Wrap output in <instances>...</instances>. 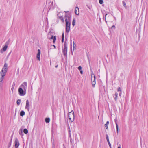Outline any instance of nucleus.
<instances>
[{
    "label": "nucleus",
    "instance_id": "obj_10",
    "mask_svg": "<svg viewBox=\"0 0 148 148\" xmlns=\"http://www.w3.org/2000/svg\"><path fill=\"white\" fill-rule=\"evenodd\" d=\"M60 14H62L61 12H59L58 14H57L58 18L60 20L62 21L63 22H64V18L62 16H59V15H60Z\"/></svg>",
    "mask_w": 148,
    "mask_h": 148
},
{
    "label": "nucleus",
    "instance_id": "obj_11",
    "mask_svg": "<svg viewBox=\"0 0 148 148\" xmlns=\"http://www.w3.org/2000/svg\"><path fill=\"white\" fill-rule=\"evenodd\" d=\"M40 49H38V53L37 54V58L38 60L39 61L40 60Z\"/></svg>",
    "mask_w": 148,
    "mask_h": 148
},
{
    "label": "nucleus",
    "instance_id": "obj_21",
    "mask_svg": "<svg viewBox=\"0 0 148 148\" xmlns=\"http://www.w3.org/2000/svg\"><path fill=\"white\" fill-rule=\"evenodd\" d=\"M116 121H115V123L116 124V132L117 134L118 133V124H117V123L116 122Z\"/></svg>",
    "mask_w": 148,
    "mask_h": 148
},
{
    "label": "nucleus",
    "instance_id": "obj_41",
    "mask_svg": "<svg viewBox=\"0 0 148 148\" xmlns=\"http://www.w3.org/2000/svg\"><path fill=\"white\" fill-rule=\"evenodd\" d=\"M109 122L108 121H107V123H106V125H108V124H109Z\"/></svg>",
    "mask_w": 148,
    "mask_h": 148
},
{
    "label": "nucleus",
    "instance_id": "obj_44",
    "mask_svg": "<svg viewBox=\"0 0 148 148\" xmlns=\"http://www.w3.org/2000/svg\"><path fill=\"white\" fill-rule=\"evenodd\" d=\"M64 39H62V42H63L64 41Z\"/></svg>",
    "mask_w": 148,
    "mask_h": 148
},
{
    "label": "nucleus",
    "instance_id": "obj_47",
    "mask_svg": "<svg viewBox=\"0 0 148 148\" xmlns=\"http://www.w3.org/2000/svg\"><path fill=\"white\" fill-rule=\"evenodd\" d=\"M118 148H121V145H119L118 147Z\"/></svg>",
    "mask_w": 148,
    "mask_h": 148
},
{
    "label": "nucleus",
    "instance_id": "obj_36",
    "mask_svg": "<svg viewBox=\"0 0 148 148\" xmlns=\"http://www.w3.org/2000/svg\"><path fill=\"white\" fill-rule=\"evenodd\" d=\"M50 118L49 117L46 118L45 119V120H50Z\"/></svg>",
    "mask_w": 148,
    "mask_h": 148
},
{
    "label": "nucleus",
    "instance_id": "obj_15",
    "mask_svg": "<svg viewBox=\"0 0 148 148\" xmlns=\"http://www.w3.org/2000/svg\"><path fill=\"white\" fill-rule=\"evenodd\" d=\"M65 17L66 18H67L68 21H71V18L70 16H69V14H66L65 15Z\"/></svg>",
    "mask_w": 148,
    "mask_h": 148
},
{
    "label": "nucleus",
    "instance_id": "obj_48",
    "mask_svg": "<svg viewBox=\"0 0 148 148\" xmlns=\"http://www.w3.org/2000/svg\"><path fill=\"white\" fill-rule=\"evenodd\" d=\"M110 146V148H112L111 145H110V146Z\"/></svg>",
    "mask_w": 148,
    "mask_h": 148
},
{
    "label": "nucleus",
    "instance_id": "obj_34",
    "mask_svg": "<svg viewBox=\"0 0 148 148\" xmlns=\"http://www.w3.org/2000/svg\"><path fill=\"white\" fill-rule=\"evenodd\" d=\"M123 5L124 6H125L126 5V3L124 1H123Z\"/></svg>",
    "mask_w": 148,
    "mask_h": 148
},
{
    "label": "nucleus",
    "instance_id": "obj_22",
    "mask_svg": "<svg viewBox=\"0 0 148 148\" xmlns=\"http://www.w3.org/2000/svg\"><path fill=\"white\" fill-rule=\"evenodd\" d=\"M75 21L74 18L73 19L72 24L73 26H74L75 25Z\"/></svg>",
    "mask_w": 148,
    "mask_h": 148
},
{
    "label": "nucleus",
    "instance_id": "obj_23",
    "mask_svg": "<svg viewBox=\"0 0 148 148\" xmlns=\"http://www.w3.org/2000/svg\"><path fill=\"white\" fill-rule=\"evenodd\" d=\"M23 132L25 134H27L28 132V131L27 129L25 128L24 129Z\"/></svg>",
    "mask_w": 148,
    "mask_h": 148
},
{
    "label": "nucleus",
    "instance_id": "obj_13",
    "mask_svg": "<svg viewBox=\"0 0 148 148\" xmlns=\"http://www.w3.org/2000/svg\"><path fill=\"white\" fill-rule=\"evenodd\" d=\"M50 39H53V43H55L56 40V36H53L52 35L51 36L50 38H49Z\"/></svg>",
    "mask_w": 148,
    "mask_h": 148
},
{
    "label": "nucleus",
    "instance_id": "obj_46",
    "mask_svg": "<svg viewBox=\"0 0 148 148\" xmlns=\"http://www.w3.org/2000/svg\"><path fill=\"white\" fill-rule=\"evenodd\" d=\"M53 46L54 47V48H56V47L54 45H53Z\"/></svg>",
    "mask_w": 148,
    "mask_h": 148
},
{
    "label": "nucleus",
    "instance_id": "obj_29",
    "mask_svg": "<svg viewBox=\"0 0 148 148\" xmlns=\"http://www.w3.org/2000/svg\"><path fill=\"white\" fill-rule=\"evenodd\" d=\"M3 86V83L2 81L0 82V88H2Z\"/></svg>",
    "mask_w": 148,
    "mask_h": 148
},
{
    "label": "nucleus",
    "instance_id": "obj_25",
    "mask_svg": "<svg viewBox=\"0 0 148 148\" xmlns=\"http://www.w3.org/2000/svg\"><path fill=\"white\" fill-rule=\"evenodd\" d=\"M21 99H18L16 101V103H17V104L18 105H19L21 103Z\"/></svg>",
    "mask_w": 148,
    "mask_h": 148
},
{
    "label": "nucleus",
    "instance_id": "obj_45",
    "mask_svg": "<svg viewBox=\"0 0 148 148\" xmlns=\"http://www.w3.org/2000/svg\"><path fill=\"white\" fill-rule=\"evenodd\" d=\"M121 92H120L119 94V96H121Z\"/></svg>",
    "mask_w": 148,
    "mask_h": 148
},
{
    "label": "nucleus",
    "instance_id": "obj_12",
    "mask_svg": "<svg viewBox=\"0 0 148 148\" xmlns=\"http://www.w3.org/2000/svg\"><path fill=\"white\" fill-rule=\"evenodd\" d=\"M75 13L76 14L78 15L79 14V10L78 7H76L75 8Z\"/></svg>",
    "mask_w": 148,
    "mask_h": 148
},
{
    "label": "nucleus",
    "instance_id": "obj_51",
    "mask_svg": "<svg viewBox=\"0 0 148 148\" xmlns=\"http://www.w3.org/2000/svg\"><path fill=\"white\" fill-rule=\"evenodd\" d=\"M62 16V15H61V14H60V15H59V16Z\"/></svg>",
    "mask_w": 148,
    "mask_h": 148
},
{
    "label": "nucleus",
    "instance_id": "obj_9",
    "mask_svg": "<svg viewBox=\"0 0 148 148\" xmlns=\"http://www.w3.org/2000/svg\"><path fill=\"white\" fill-rule=\"evenodd\" d=\"M7 43V42L6 43V45L4 46L3 48L0 50V51L2 53L3 52L5 51L6 50L8 47V44H6Z\"/></svg>",
    "mask_w": 148,
    "mask_h": 148
},
{
    "label": "nucleus",
    "instance_id": "obj_42",
    "mask_svg": "<svg viewBox=\"0 0 148 148\" xmlns=\"http://www.w3.org/2000/svg\"><path fill=\"white\" fill-rule=\"evenodd\" d=\"M115 26L114 25H113L112 27H111V28H114L115 27Z\"/></svg>",
    "mask_w": 148,
    "mask_h": 148
},
{
    "label": "nucleus",
    "instance_id": "obj_31",
    "mask_svg": "<svg viewBox=\"0 0 148 148\" xmlns=\"http://www.w3.org/2000/svg\"><path fill=\"white\" fill-rule=\"evenodd\" d=\"M92 82H95V77H94L92 79H91Z\"/></svg>",
    "mask_w": 148,
    "mask_h": 148
},
{
    "label": "nucleus",
    "instance_id": "obj_39",
    "mask_svg": "<svg viewBox=\"0 0 148 148\" xmlns=\"http://www.w3.org/2000/svg\"><path fill=\"white\" fill-rule=\"evenodd\" d=\"M14 87L13 86L11 88V90H12V91L13 92V90H14Z\"/></svg>",
    "mask_w": 148,
    "mask_h": 148
},
{
    "label": "nucleus",
    "instance_id": "obj_38",
    "mask_svg": "<svg viewBox=\"0 0 148 148\" xmlns=\"http://www.w3.org/2000/svg\"><path fill=\"white\" fill-rule=\"evenodd\" d=\"M107 14H106V15H105V21H106V23L107 22V21H106V16L107 15Z\"/></svg>",
    "mask_w": 148,
    "mask_h": 148
},
{
    "label": "nucleus",
    "instance_id": "obj_53",
    "mask_svg": "<svg viewBox=\"0 0 148 148\" xmlns=\"http://www.w3.org/2000/svg\"><path fill=\"white\" fill-rule=\"evenodd\" d=\"M14 85H15V84H14V85H13V86H13H13H14Z\"/></svg>",
    "mask_w": 148,
    "mask_h": 148
},
{
    "label": "nucleus",
    "instance_id": "obj_32",
    "mask_svg": "<svg viewBox=\"0 0 148 148\" xmlns=\"http://www.w3.org/2000/svg\"><path fill=\"white\" fill-rule=\"evenodd\" d=\"M117 91L118 92H119V91H120V92H121V89L120 87H119L118 88Z\"/></svg>",
    "mask_w": 148,
    "mask_h": 148
},
{
    "label": "nucleus",
    "instance_id": "obj_20",
    "mask_svg": "<svg viewBox=\"0 0 148 148\" xmlns=\"http://www.w3.org/2000/svg\"><path fill=\"white\" fill-rule=\"evenodd\" d=\"M73 50H74L75 49H76V45L74 41L73 42Z\"/></svg>",
    "mask_w": 148,
    "mask_h": 148
},
{
    "label": "nucleus",
    "instance_id": "obj_40",
    "mask_svg": "<svg viewBox=\"0 0 148 148\" xmlns=\"http://www.w3.org/2000/svg\"><path fill=\"white\" fill-rule=\"evenodd\" d=\"M80 73H81V74H83V71L82 70H80Z\"/></svg>",
    "mask_w": 148,
    "mask_h": 148
},
{
    "label": "nucleus",
    "instance_id": "obj_16",
    "mask_svg": "<svg viewBox=\"0 0 148 148\" xmlns=\"http://www.w3.org/2000/svg\"><path fill=\"white\" fill-rule=\"evenodd\" d=\"M106 136L107 140L108 142V145H109V146H110V145H111V144L110 143L109 140L108 135V134H106Z\"/></svg>",
    "mask_w": 148,
    "mask_h": 148
},
{
    "label": "nucleus",
    "instance_id": "obj_17",
    "mask_svg": "<svg viewBox=\"0 0 148 148\" xmlns=\"http://www.w3.org/2000/svg\"><path fill=\"white\" fill-rule=\"evenodd\" d=\"M91 79H92V78L95 77V76L94 74H93V73L92 70L91 69Z\"/></svg>",
    "mask_w": 148,
    "mask_h": 148
},
{
    "label": "nucleus",
    "instance_id": "obj_37",
    "mask_svg": "<svg viewBox=\"0 0 148 148\" xmlns=\"http://www.w3.org/2000/svg\"><path fill=\"white\" fill-rule=\"evenodd\" d=\"M78 69L79 70H81L82 69V67L81 66H79L78 67Z\"/></svg>",
    "mask_w": 148,
    "mask_h": 148
},
{
    "label": "nucleus",
    "instance_id": "obj_24",
    "mask_svg": "<svg viewBox=\"0 0 148 148\" xmlns=\"http://www.w3.org/2000/svg\"><path fill=\"white\" fill-rule=\"evenodd\" d=\"M12 136L11 137V140L9 142V144L8 146V148H9L11 146V144H12Z\"/></svg>",
    "mask_w": 148,
    "mask_h": 148
},
{
    "label": "nucleus",
    "instance_id": "obj_27",
    "mask_svg": "<svg viewBox=\"0 0 148 148\" xmlns=\"http://www.w3.org/2000/svg\"><path fill=\"white\" fill-rule=\"evenodd\" d=\"M99 3L100 4H102L103 3V0H99Z\"/></svg>",
    "mask_w": 148,
    "mask_h": 148
},
{
    "label": "nucleus",
    "instance_id": "obj_7",
    "mask_svg": "<svg viewBox=\"0 0 148 148\" xmlns=\"http://www.w3.org/2000/svg\"><path fill=\"white\" fill-rule=\"evenodd\" d=\"M14 144L15 148H18L19 145V143L17 138H15Z\"/></svg>",
    "mask_w": 148,
    "mask_h": 148
},
{
    "label": "nucleus",
    "instance_id": "obj_35",
    "mask_svg": "<svg viewBox=\"0 0 148 148\" xmlns=\"http://www.w3.org/2000/svg\"><path fill=\"white\" fill-rule=\"evenodd\" d=\"M108 125H106V124H105V126L106 127V128L107 129V130H108Z\"/></svg>",
    "mask_w": 148,
    "mask_h": 148
},
{
    "label": "nucleus",
    "instance_id": "obj_33",
    "mask_svg": "<svg viewBox=\"0 0 148 148\" xmlns=\"http://www.w3.org/2000/svg\"><path fill=\"white\" fill-rule=\"evenodd\" d=\"M62 39H64V35L63 32V33L62 35Z\"/></svg>",
    "mask_w": 148,
    "mask_h": 148
},
{
    "label": "nucleus",
    "instance_id": "obj_6",
    "mask_svg": "<svg viewBox=\"0 0 148 148\" xmlns=\"http://www.w3.org/2000/svg\"><path fill=\"white\" fill-rule=\"evenodd\" d=\"M27 86V83L26 82H24L22 84H21L19 87L22 88L23 90L26 91Z\"/></svg>",
    "mask_w": 148,
    "mask_h": 148
},
{
    "label": "nucleus",
    "instance_id": "obj_50",
    "mask_svg": "<svg viewBox=\"0 0 148 148\" xmlns=\"http://www.w3.org/2000/svg\"><path fill=\"white\" fill-rule=\"evenodd\" d=\"M11 53V52H10V53L8 54V55H9Z\"/></svg>",
    "mask_w": 148,
    "mask_h": 148
},
{
    "label": "nucleus",
    "instance_id": "obj_54",
    "mask_svg": "<svg viewBox=\"0 0 148 148\" xmlns=\"http://www.w3.org/2000/svg\"><path fill=\"white\" fill-rule=\"evenodd\" d=\"M69 132H70V130H69Z\"/></svg>",
    "mask_w": 148,
    "mask_h": 148
},
{
    "label": "nucleus",
    "instance_id": "obj_55",
    "mask_svg": "<svg viewBox=\"0 0 148 148\" xmlns=\"http://www.w3.org/2000/svg\"><path fill=\"white\" fill-rule=\"evenodd\" d=\"M73 121H71V122H73Z\"/></svg>",
    "mask_w": 148,
    "mask_h": 148
},
{
    "label": "nucleus",
    "instance_id": "obj_3",
    "mask_svg": "<svg viewBox=\"0 0 148 148\" xmlns=\"http://www.w3.org/2000/svg\"><path fill=\"white\" fill-rule=\"evenodd\" d=\"M67 43L66 41H65L64 45V49H63L62 52L64 56H66L67 52Z\"/></svg>",
    "mask_w": 148,
    "mask_h": 148
},
{
    "label": "nucleus",
    "instance_id": "obj_8",
    "mask_svg": "<svg viewBox=\"0 0 148 148\" xmlns=\"http://www.w3.org/2000/svg\"><path fill=\"white\" fill-rule=\"evenodd\" d=\"M25 108L27 109L28 111H29V110L30 106L29 104V102L28 100H27L26 101V104Z\"/></svg>",
    "mask_w": 148,
    "mask_h": 148
},
{
    "label": "nucleus",
    "instance_id": "obj_19",
    "mask_svg": "<svg viewBox=\"0 0 148 148\" xmlns=\"http://www.w3.org/2000/svg\"><path fill=\"white\" fill-rule=\"evenodd\" d=\"M25 112L23 111H21L20 113V115L21 116H23L25 115Z\"/></svg>",
    "mask_w": 148,
    "mask_h": 148
},
{
    "label": "nucleus",
    "instance_id": "obj_1",
    "mask_svg": "<svg viewBox=\"0 0 148 148\" xmlns=\"http://www.w3.org/2000/svg\"><path fill=\"white\" fill-rule=\"evenodd\" d=\"M7 64L5 63L1 71L0 72V82L3 81V78L6 74L7 70Z\"/></svg>",
    "mask_w": 148,
    "mask_h": 148
},
{
    "label": "nucleus",
    "instance_id": "obj_49",
    "mask_svg": "<svg viewBox=\"0 0 148 148\" xmlns=\"http://www.w3.org/2000/svg\"><path fill=\"white\" fill-rule=\"evenodd\" d=\"M64 12H65L66 13H67V12H69V11H64Z\"/></svg>",
    "mask_w": 148,
    "mask_h": 148
},
{
    "label": "nucleus",
    "instance_id": "obj_4",
    "mask_svg": "<svg viewBox=\"0 0 148 148\" xmlns=\"http://www.w3.org/2000/svg\"><path fill=\"white\" fill-rule=\"evenodd\" d=\"M18 92L20 96H23L26 94V91L23 90L22 88H21V87H19L18 89Z\"/></svg>",
    "mask_w": 148,
    "mask_h": 148
},
{
    "label": "nucleus",
    "instance_id": "obj_14",
    "mask_svg": "<svg viewBox=\"0 0 148 148\" xmlns=\"http://www.w3.org/2000/svg\"><path fill=\"white\" fill-rule=\"evenodd\" d=\"M24 127V126H22L19 130V134L23 136V129Z\"/></svg>",
    "mask_w": 148,
    "mask_h": 148
},
{
    "label": "nucleus",
    "instance_id": "obj_2",
    "mask_svg": "<svg viewBox=\"0 0 148 148\" xmlns=\"http://www.w3.org/2000/svg\"><path fill=\"white\" fill-rule=\"evenodd\" d=\"M66 22V32L68 33L70 30L71 21H68L67 18L65 20Z\"/></svg>",
    "mask_w": 148,
    "mask_h": 148
},
{
    "label": "nucleus",
    "instance_id": "obj_30",
    "mask_svg": "<svg viewBox=\"0 0 148 148\" xmlns=\"http://www.w3.org/2000/svg\"><path fill=\"white\" fill-rule=\"evenodd\" d=\"M95 84H96L95 82H92V85L94 87L95 86Z\"/></svg>",
    "mask_w": 148,
    "mask_h": 148
},
{
    "label": "nucleus",
    "instance_id": "obj_28",
    "mask_svg": "<svg viewBox=\"0 0 148 148\" xmlns=\"http://www.w3.org/2000/svg\"><path fill=\"white\" fill-rule=\"evenodd\" d=\"M86 6L90 10H91L92 7L91 5H87Z\"/></svg>",
    "mask_w": 148,
    "mask_h": 148
},
{
    "label": "nucleus",
    "instance_id": "obj_52",
    "mask_svg": "<svg viewBox=\"0 0 148 148\" xmlns=\"http://www.w3.org/2000/svg\"><path fill=\"white\" fill-rule=\"evenodd\" d=\"M58 66V65H57L56 66V67H57Z\"/></svg>",
    "mask_w": 148,
    "mask_h": 148
},
{
    "label": "nucleus",
    "instance_id": "obj_43",
    "mask_svg": "<svg viewBox=\"0 0 148 148\" xmlns=\"http://www.w3.org/2000/svg\"><path fill=\"white\" fill-rule=\"evenodd\" d=\"M47 123H48L50 121H45Z\"/></svg>",
    "mask_w": 148,
    "mask_h": 148
},
{
    "label": "nucleus",
    "instance_id": "obj_18",
    "mask_svg": "<svg viewBox=\"0 0 148 148\" xmlns=\"http://www.w3.org/2000/svg\"><path fill=\"white\" fill-rule=\"evenodd\" d=\"M118 94L117 92H116L114 95V99L115 101H116L117 99V98L118 97Z\"/></svg>",
    "mask_w": 148,
    "mask_h": 148
},
{
    "label": "nucleus",
    "instance_id": "obj_5",
    "mask_svg": "<svg viewBox=\"0 0 148 148\" xmlns=\"http://www.w3.org/2000/svg\"><path fill=\"white\" fill-rule=\"evenodd\" d=\"M68 116L70 120H71L72 119L74 120V114L73 110H72L71 112L69 113Z\"/></svg>",
    "mask_w": 148,
    "mask_h": 148
},
{
    "label": "nucleus",
    "instance_id": "obj_26",
    "mask_svg": "<svg viewBox=\"0 0 148 148\" xmlns=\"http://www.w3.org/2000/svg\"><path fill=\"white\" fill-rule=\"evenodd\" d=\"M70 138L71 143L72 145H73V140L71 138V135L70 134Z\"/></svg>",
    "mask_w": 148,
    "mask_h": 148
}]
</instances>
